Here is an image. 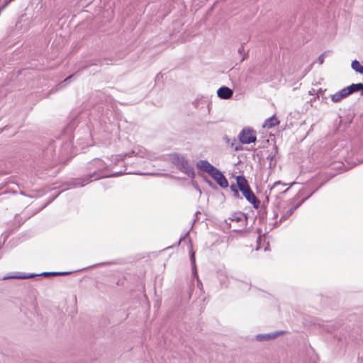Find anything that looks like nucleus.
Returning a JSON list of instances; mask_svg holds the SVG:
<instances>
[{"instance_id": "1a4fd4ad", "label": "nucleus", "mask_w": 363, "mask_h": 363, "mask_svg": "<svg viewBox=\"0 0 363 363\" xmlns=\"http://www.w3.org/2000/svg\"><path fill=\"white\" fill-rule=\"evenodd\" d=\"M279 124V121L275 117H271L265 121L262 127L264 128H272Z\"/></svg>"}, {"instance_id": "423d86ee", "label": "nucleus", "mask_w": 363, "mask_h": 363, "mask_svg": "<svg viewBox=\"0 0 363 363\" xmlns=\"http://www.w3.org/2000/svg\"><path fill=\"white\" fill-rule=\"evenodd\" d=\"M246 200L250 203L255 208H258L260 205V201L256 197L255 194L250 189L249 191H245V193L242 194Z\"/></svg>"}, {"instance_id": "f3484780", "label": "nucleus", "mask_w": 363, "mask_h": 363, "mask_svg": "<svg viewBox=\"0 0 363 363\" xmlns=\"http://www.w3.org/2000/svg\"><path fill=\"white\" fill-rule=\"evenodd\" d=\"M325 60V55L323 54V55H320L318 58V62L320 65H322L323 63Z\"/></svg>"}, {"instance_id": "f257e3e1", "label": "nucleus", "mask_w": 363, "mask_h": 363, "mask_svg": "<svg viewBox=\"0 0 363 363\" xmlns=\"http://www.w3.org/2000/svg\"><path fill=\"white\" fill-rule=\"evenodd\" d=\"M165 160L170 161L189 177H194V168L189 164L188 160L184 156L177 153H172L167 155Z\"/></svg>"}, {"instance_id": "b1692460", "label": "nucleus", "mask_w": 363, "mask_h": 363, "mask_svg": "<svg viewBox=\"0 0 363 363\" xmlns=\"http://www.w3.org/2000/svg\"><path fill=\"white\" fill-rule=\"evenodd\" d=\"M280 184V182H275L274 186H275V185H277V184Z\"/></svg>"}, {"instance_id": "5701e85b", "label": "nucleus", "mask_w": 363, "mask_h": 363, "mask_svg": "<svg viewBox=\"0 0 363 363\" xmlns=\"http://www.w3.org/2000/svg\"><path fill=\"white\" fill-rule=\"evenodd\" d=\"M96 163H100L101 161L100 160H97V161H95Z\"/></svg>"}, {"instance_id": "9d476101", "label": "nucleus", "mask_w": 363, "mask_h": 363, "mask_svg": "<svg viewBox=\"0 0 363 363\" xmlns=\"http://www.w3.org/2000/svg\"><path fill=\"white\" fill-rule=\"evenodd\" d=\"M352 68L357 72L363 74V65L359 61L353 60L351 64Z\"/></svg>"}, {"instance_id": "20e7f679", "label": "nucleus", "mask_w": 363, "mask_h": 363, "mask_svg": "<svg viewBox=\"0 0 363 363\" xmlns=\"http://www.w3.org/2000/svg\"><path fill=\"white\" fill-rule=\"evenodd\" d=\"M196 167L200 171L208 173L209 175L216 168L206 160H200L196 162Z\"/></svg>"}, {"instance_id": "412c9836", "label": "nucleus", "mask_w": 363, "mask_h": 363, "mask_svg": "<svg viewBox=\"0 0 363 363\" xmlns=\"http://www.w3.org/2000/svg\"><path fill=\"white\" fill-rule=\"evenodd\" d=\"M94 174H93L92 175L90 176V178L88 179V181H89L91 179V177H94Z\"/></svg>"}, {"instance_id": "9b49d317", "label": "nucleus", "mask_w": 363, "mask_h": 363, "mask_svg": "<svg viewBox=\"0 0 363 363\" xmlns=\"http://www.w3.org/2000/svg\"><path fill=\"white\" fill-rule=\"evenodd\" d=\"M148 157L149 159H153V155H151L150 153H149L146 149L140 147L139 148H138V157Z\"/></svg>"}, {"instance_id": "6ab92c4d", "label": "nucleus", "mask_w": 363, "mask_h": 363, "mask_svg": "<svg viewBox=\"0 0 363 363\" xmlns=\"http://www.w3.org/2000/svg\"><path fill=\"white\" fill-rule=\"evenodd\" d=\"M32 276H13L12 278H18V279H27L31 277Z\"/></svg>"}, {"instance_id": "4468645a", "label": "nucleus", "mask_w": 363, "mask_h": 363, "mask_svg": "<svg viewBox=\"0 0 363 363\" xmlns=\"http://www.w3.org/2000/svg\"><path fill=\"white\" fill-rule=\"evenodd\" d=\"M189 255H190V259H191V264H192V267H193L194 273L195 274H196V272L195 252H194V250H193V249H192V247H191V246L190 247V250H189Z\"/></svg>"}, {"instance_id": "393cba45", "label": "nucleus", "mask_w": 363, "mask_h": 363, "mask_svg": "<svg viewBox=\"0 0 363 363\" xmlns=\"http://www.w3.org/2000/svg\"><path fill=\"white\" fill-rule=\"evenodd\" d=\"M99 179V177H94V179Z\"/></svg>"}, {"instance_id": "4be33fe9", "label": "nucleus", "mask_w": 363, "mask_h": 363, "mask_svg": "<svg viewBox=\"0 0 363 363\" xmlns=\"http://www.w3.org/2000/svg\"><path fill=\"white\" fill-rule=\"evenodd\" d=\"M72 77V75H69V77L65 79V81H66V80H67V79H70Z\"/></svg>"}, {"instance_id": "7ed1b4c3", "label": "nucleus", "mask_w": 363, "mask_h": 363, "mask_svg": "<svg viewBox=\"0 0 363 363\" xmlns=\"http://www.w3.org/2000/svg\"><path fill=\"white\" fill-rule=\"evenodd\" d=\"M210 176L217 182V184L222 188H226L228 186V182L224 177L223 173L216 168L211 172Z\"/></svg>"}, {"instance_id": "39448f33", "label": "nucleus", "mask_w": 363, "mask_h": 363, "mask_svg": "<svg viewBox=\"0 0 363 363\" xmlns=\"http://www.w3.org/2000/svg\"><path fill=\"white\" fill-rule=\"evenodd\" d=\"M350 94V91L348 89H346V87L343 88L342 89L337 91L336 93L331 95V101L333 103H339L343 99L346 98Z\"/></svg>"}, {"instance_id": "6e6552de", "label": "nucleus", "mask_w": 363, "mask_h": 363, "mask_svg": "<svg viewBox=\"0 0 363 363\" xmlns=\"http://www.w3.org/2000/svg\"><path fill=\"white\" fill-rule=\"evenodd\" d=\"M233 91L226 86L220 87L217 91L218 97L223 99H228L233 96Z\"/></svg>"}, {"instance_id": "f8f14e48", "label": "nucleus", "mask_w": 363, "mask_h": 363, "mask_svg": "<svg viewBox=\"0 0 363 363\" xmlns=\"http://www.w3.org/2000/svg\"><path fill=\"white\" fill-rule=\"evenodd\" d=\"M363 88V84H352V85L347 86L346 89H348L350 91V94L353 92L362 91Z\"/></svg>"}, {"instance_id": "a211bd4d", "label": "nucleus", "mask_w": 363, "mask_h": 363, "mask_svg": "<svg viewBox=\"0 0 363 363\" xmlns=\"http://www.w3.org/2000/svg\"><path fill=\"white\" fill-rule=\"evenodd\" d=\"M230 189H231V190H232L233 191H234V193H235V196H238V190H237V189L235 188V186L232 185V186H230Z\"/></svg>"}, {"instance_id": "0eeeda50", "label": "nucleus", "mask_w": 363, "mask_h": 363, "mask_svg": "<svg viewBox=\"0 0 363 363\" xmlns=\"http://www.w3.org/2000/svg\"><path fill=\"white\" fill-rule=\"evenodd\" d=\"M236 182H237V184H238V186L240 191L242 194L245 193V191L250 190L248 182L244 177L238 176L236 177Z\"/></svg>"}, {"instance_id": "ddd939ff", "label": "nucleus", "mask_w": 363, "mask_h": 363, "mask_svg": "<svg viewBox=\"0 0 363 363\" xmlns=\"http://www.w3.org/2000/svg\"><path fill=\"white\" fill-rule=\"evenodd\" d=\"M276 337H277V334H272V333L261 334V335H257V340L259 341H264V340H268L274 338Z\"/></svg>"}, {"instance_id": "dca6fc26", "label": "nucleus", "mask_w": 363, "mask_h": 363, "mask_svg": "<svg viewBox=\"0 0 363 363\" xmlns=\"http://www.w3.org/2000/svg\"><path fill=\"white\" fill-rule=\"evenodd\" d=\"M258 233H259V238L257 239V243H258V247H257V250H258L259 248L261 247V242L262 241V240L264 241H265V235L264 234L263 235H261L262 232L261 230H259L258 231Z\"/></svg>"}, {"instance_id": "2eb2a0df", "label": "nucleus", "mask_w": 363, "mask_h": 363, "mask_svg": "<svg viewBox=\"0 0 363 363\" xmlns=\"http://www.w3.org/2000/svg\"><path fill=\"white\" fill-rule=\"evenodd\" d=\"M245 216L242 213H238L233 215L232 217L230 218V219L232 221H239L241 220Z\"/></svg>"}, {"instance_id": "aec40b11", "label": "nucleus", "mask_w": 363, "mask_h": 363, "mask_svg": "<svg viewBox=\"0 0 363 363\" xmlns=\"http://www.w3.org/2000/svg\"><path fill=\"white\" fill-rule=\"evenodd\" d=\"M51 274L53 275H65V274H67L68 273L67 272H53Z\"/></svg>"}, {"instance_id": "f03ea898", "label": "nucleus", "mask_w": 363, "mask_h": 363, "mask_svg": "<svg viewBox=\"0 0 363 363\" xmlns=\"http://www.w3.org/2000/svg\"><path fill=\"white\" fill-rule=\"evenodd\" d=\"M240 140L243 144H250L256 140L255 132L251 129H244L240 133Z\"/></svg>"}]
</instances>
